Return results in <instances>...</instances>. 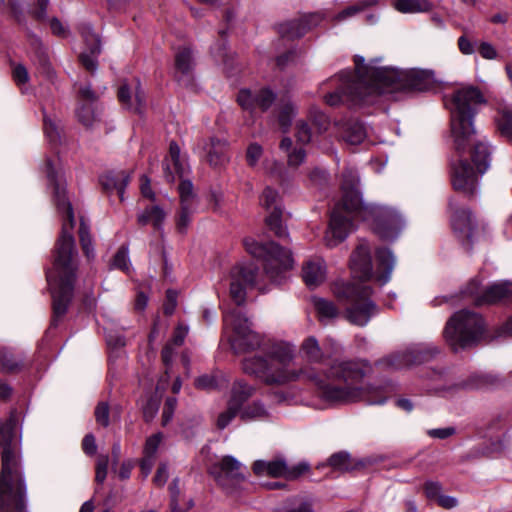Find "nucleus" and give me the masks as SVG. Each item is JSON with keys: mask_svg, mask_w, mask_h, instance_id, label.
Listing matches in <instances>:
<instances>
[{"mask_svg": "<svg viewBox=\"0 0 512 512\" xmlns=\"http://www.w3.org/2000/svg\"><path fill=\"white\" fill-rule=\"evenodd\" d=\"M46 175L53 191L57 210L63 215L61 235L55 245L53 267L47 271V281L53 300L52 325L56 326L72 300L77 263L75 241L72 230L75 225L71 202L66 194V181L55 169L51 160L46 161Z\"/></svg>", "mask_w": 512, "mask_h": 512, "instance_id": "nucleus-1", "label": "nucleus"}, {"mask_svg": "<svg viewBox=\"0 0 512 512\" xmlns=\"http://www.w3.org/2000/svg\"><path fill=\"white\" fill-rule=\"evenodd\" d=\"M356 74L344 83V93L353 102L370 103L376 96L397 90L425 91L434 86L435 77L431 70H397L378 66V60L364 63L362 56L354 57Z\"/></svg>", "mask_w": 512, "mask_h": 512, "instance_id": "nucleus-2", "label": "nucleus"}, {"mask_svg": "<svg viewBox=\"0 0 512 512\" xmlns=\"http://www.w3.org/2000/svg\"><path fill=\"white\" fill-rule=\"evenodd\" d=\"M368 368V363L363 360L340 361L331 365L324 378L311 368L306 372V380L313 383L319 396L330 403H347L363 399L369 405H383L387 401V396L382 390L375 389L374 397L371 395L372 392L365 393L357 386L365 377Z\"/></svg>", "mask_w": 512, "mask_h": 512, "instance_id": "nucleus-3", "label": "nucleus"}, {"mask_svg": "<svg viewBox=\"0 0 512 512\" xmlns=\"http://www.w3.org/2000/svg\"><path fill=\"white\" fill-rule=\"evenodd\" d=\"M17 418L11 414L0 421V442L3 446L0 473V512H26V484L20 453L13 442Z\"/></svg>", "mask_w": 512, "mask_h": 512, "instance_id": "nucleus-4", "label": "nucleus"}, {"mask_svg": "<svg viewBox=\"0 0 512 512\" xmlns=\"http://www.w3.org/2000/svg\"><path fill=\"white\" fill-rule=\"evenodd\" d=\"M295 360L294 345L284 341H269L264 346L263 355H255L242 360V370L266 385H285L306 379L309 369H296L292 366Z\"/></svg>", "mask_w": 512, "mask_h": 512, "instance_id": "nucleus-5", "label": "nucleus"}, {"mask_svg": "<svg viewBox=\"0 0 512 512\" xmlns=\"http://www.w3.org/2000/svg\"><path fill=\"white\" fill-rule=\"evenodd\" d=\"M486 99L479 88L466 86L454 91L450 107V132L456 150L464 149L476 133L474 118Z\"/></svg>", "mask_w": 512, "mask_h": 512, "instance_id": "nucleus-6", "label": "nucleus"}, {"mask_svg": "<svg viewBox=\"0 0 512 512\" xmlns=\"http://www.w3.org/2000/svg\"><path fill=\"white\" fill-rule=\"evenodd\" d=\"M332 292L339 303L347 305L346 319L353 325L364 327L378 312L377 305L370 299L372 288L354 281L337 280Z\"/></svg>", "mask_w": 512, "mask_h": 512, "instance_id": "nucleus-7", "label": "nucleus"}, {"mask_svg": "<svg viewBox=\"0 0 512 512\" xmlns=\"http://www.w3.org/2000/svg\"><path fill=\"white\" fill-rule=\"evenodd\" d=\"M482 317L469 310H460L447 321L443 331L447 344L455 351L476 345L484 335Z\"/></svg>", "mask_w": 512, "mask_h": 512, "instance_id": "nucleus-8", "label": "nucleus"}, {"mask_svg": "<svg viewBox=\"0 0 512 512\" xmlns=\"http://www.w3.org/2000/svg\"><path fill=\"white\" fill-rule=\"evenodd\" d=\"M244 246L253 257L263 260L264 271L274 282H280L282 274L293 267L291 251L273 241L260 243L249 237L244 239Z\"/></svg>", "mask_w": 512, "mask_h": 512, "instance_id": "nucleus-9", "label": "nucleus"}, {"mask_svg": "<svg viewBox=\"0 0 512 512\" xmlns=\"http://www.w3.org/2000/svg\"><path fill=\"white\" fill-rule=\"evenodd\" d=\"M224 335L227 337L232 350L236 353L263 351L264 342L261 335L250 328L248 319L238 311H231L224 316Z\"/></svg>", "mask_w": 512, "mask_h": 512, "instance_id": "nucleus-10", "label": "nucleus"}, {"mask_svg": "<svg viewBox=\"0 0 512 512\" xmlns=\"http://www.w3.org/2000/svg\"><path fill=\"white\" fill-rule=\"evenodd\" d=\"M355 215L361 220H371L374 232L384 240L396 238L404 227L401 214L387 206L366 204Z\"/></svg>", "mask_w": 512, "mask_h": 512, "instance_id": "nucleus-11", "label": "nucleus"}, {"mask_svg": "<svg viewBox=\"0 0 512 512\" xmlns=\"http://www.w3.org/2000/svg\"><path fill=\"white\" fill-rule=\"evenodd\" d=\"M440 349L431 343H421L409 347L402 353L389 355L377 362L378 366L386 369H403L422 364L434 359Z\"/></svg>", "mask_w": 512, "mask_h": 512, "instance_id": "nucleus-12", "label": "nucleus"}, {"mask_svg": "<svg viewBox=\"0 0 512 512\" xmlns=\"http://www.w3.org/2000/svg\"><path fill=\"white\" fill-rule=\"evenodd\" d=\"M210 473L227 493H233L245 480L242 464L233 456L223 457L211 467Z\"/></svg>", "mask_w": 512, "mask_h": 512, "instance_id": "nucleus-13", "label": "nucleus"}, {"mask_svg": "<svg viewBox=\"0 0 512 512\" xmlns=\"http://www.w3.org/2000/svg\"><path fill=\"white\" fill-rule=\"evenodd\" d=\"M354 219H360V217L348 212L343 204L337 203L331 213L329 227L324 237L326 245L335 247L343 242L352 231Z\"/></svg>", "mask_w": 512, "mask_h": 512, "instance_id": "nucleus-14", "label": "nucleus"}, {"mask_svg": "<svg viewBox=\"0 0 512 512\" xmlns=\"http://www.w3.org/2000/svg\"><path fill=\"white\" fill-rule=\"evenodd\" d=\"M257 267L253 264L237 265L230 272L229 294L233 302L240 306L246 301V291L255 284Z\"/></svg>", "mask_w": 512, "mask_h": 512, "instance_id": "nucleus-15", "label": "nucleus"}, {"mask_svg": "<svg viewBox=\"0 0 512 512\" xmlns=\"http://www.w3.org/2000/svg\"><path fill=\"white\" fill-rule=\"evenodd\" d=\"M309 470L307 463H299L289 467L284 459L277 458L270 461L257 460L253 464V471L258 476L284 477L295 480Z\"/></svg>", "mask_w": 512, "mask_h": 512, "instance_id": "nucleus-16", "label": "nucleus"}, {"mask_svg": "<svg viewBox=\"0 0 512 512\" xmlns=\"http://www.w3.org/2000/svg\"><path fill=\"white\" fill-rule=\"evenodd\" d=\"M359 177L354 169L348 168L342 172L341 190L342 199L339 204L350 213L356 214L366 204L363 203L358 191Z\"/></svg>", "mask_w": 512, "mask_h": 512, "instance_id": "nucleus-17", "label": "nucleus"}, {"mask_svg": "<svg viewBox=\"0 0 512 512\" xmlns=\"http://www.w3.org/2000/svg\"><path fill=\"white\" fill-rule=\"evenodd\" d=\"M325 16L321 12L304 14L298 19L285 21L278 25V33L281 37L290 40L304 36L312 28L317 27Z\"/></svg>", "mask_w": 512, "mask_h": 512, "instance_id": "nucleus-18", "label": "nucleus"}, {"mask_svg": "<svg viewBox=\"0 0 512 512\" xmlns=\"http://www.w3.org/2000/svg\"><path fill=\"white\" fill-rule=\"evenodd\" d=\"M451 181L454 190L473 196L478 190V176L466 159L452 165Z\"/></svg>", "mask_w": 512, "mask_h": 512, "instance_id": "nucleus-19", "label": "nucleus"}, {"mask_svg": "<svg viewBox=\"0 0 512 512\" xmlns=\"http://www.w3.org/2000/svg\"><path fill=\"white\" fill-rule=\"evenodd\" d=\"M451 211V225L458 238L467 241L471 248V239L476 228V222L470 210L460 207L453 199L449 201Z\"/></svg>", "mask_w": 512, "mask_h": 512, "instance_id": "nucleus-20", "label": "nucleus"}, {"mask_svg": "<svg viewBox=\"0 0 512 512\" xmlns=\"http://www.w3.org/2000/svg\"><path fill=\"white\" fill-rule=\"evenodd\" d=\"M278 201V192L271 187H266L260 198L262 206L266 210H271L269 215L266 217V224L277 237L283 238L288 236V233L286 227L281 221L282 210L278 205Z\"/></svg>", "mask_w": 512, "mask_h": 512, "instance_id": "nucleus-21", "label": "nucleus"}, {"mask_svg": "<svg viewBox=\"0 0 512 512\" xmlns=\"http://www.w3.org/2000/svg\"><path fill=\"white\" fill-rule=\"evenodd\" d=\"M276 94L269 88H262L255 93L243 89L237 96L238 104L247 111L253 112L259 108L262 112L267 111L275 102Z\"/></svg>", "mask_w": 512, "mask_h": 512, "instance_id": "nucleus-22", "label": "nucleus"}, {"mask_svg": "<svg viewBox=\"0 0 512 512\" xmlns=\"http://www.w3.org/2000/svg\"><path fill=\"white\" fill-rule=\"evenodd\" d=\"M350 268L355 278L361 281L369 280L373 275L370 248L366 242H361L352 252Z\"/></svg>", "mask_w": 512, "mask_h": 512, "instance_id": "nucleus-23", "label": "nucleus"}, {"mask_svg": "<svg viewBox=\"0 0 512 512\" xmlns=\"http://www.w3.org/2000/svg\"><path fill=\"white\" fill-rule=\"evenodd\" d=\"M174 58V78L184 86L191 85L195 65L192 50L189 47H180Z\"/></svg>", "mask_w": 512, "mask_h": 512, "instance_id": "nucleus-24", "label": "nucleus"}, {"mask_svg": "<svg viewBox=\"0 0 512 512\" xmlns=\"http://www.w3.org/2000/svg\"><path fill=\"white\" fill-rule=\"evenodd\" d=\"M118 98L125 108L137 113H142L146 105L145 91L139 80H136L134 87L122 84L118 90Z\"/></svg>", "mask_w": 512, "mask_h": 512, "instance_id": "nucleus-25", "label": "nucleus"}, {"mask_svg": "<svg viewBox=\"0 0 512 512\" xmlns=\"http://www.w3.org/2000/svg\"><path fill=\"white\" fill-rule=\"evenodd\" d=\"M468 148H470L471 160L476 166L478 173L484 174L491 162V150L488 143L484 139H477L475 134L472 137V141L464 149L456 151L461 154Z\"/></svg>", "mask_w": 512, "mask_h": 512, "instance_id": "nucleus-26", "label": "nucleus"}, {"mask_svg": "<svg viewBox=\"0 0 512 512\" xmlns=\"http://www.w3.org/2000/svg\"><path fill=\"white\" fill-rule=\"evenodd\" d=\"M302 278L310 288L321 285L326 279V266L321 258L307 260L302 267Z\"/></svg>", "mask_w": 512, "mask_h": 512, "instance_id": "nucleus-27", "label": "nucleus"}, {"mask_svg": "<svg viewBox=\"0 0 512 512\" xmlns=\"http://www.w3.org/2000/svg\"><path fill=\"white\" fill-rule=\"evenodd\" d=\"M512 296V283L499 282L487 287L484 292L475 298L477 305L494 304Z\"/></svg>", "mask_w": 512, "mask_h": 512, "instance_id": "nucleus-28", "label": "nucleus"}, {"mask_svg": "<svg viewBox=\"0 0 512 512\" xmlns=\"http://www.w3.org/2000/svg\"><path fill=\"white\" fill-rule=\"evenodd\" d=\"M131 180V173L127 171L109 172L101 177V184L105 191H116L120 201H124L125 188Z\"/></svg>", "mask_w": 512, "mask_h": 512, "instance_id": "nucleus-29", "label": "nucleus"}, {"mask_svg": "<svg viewBox=\"0 0 512 512\" xmlns=\"http://www.w3.org/2000/svg\"><path fill=\"white\" fill-rule=\"evenodd\" d=\"M87 31H83L85 41L91 42L89 46L90 54L82 53L80 55V61L82 65L90 72H94L97 69L96 57L101 52L100 40L96 34L91 31L90 27H86Z\"/></svg>", "mask_w": 512, "mask_h": 512, "instance_id": "nucleus-30", "label": "nucleus"}, {"mask_svg": "<svg viewBox=\"0 0 512 512\" xmlns=\"http://www.w3.org/2000/svg\"><path fill=\"white\" fill-rule=\"evenodd\" d=\"M376 258L378 262L376 278L383 285L390 280L396 260L392 252L386 248L378 249L376 251Z\"/></svg>", "mask_w": 512, "mask_h": 512, "instance_id": "nucleus-31", "label": "nucleus"}, {"mask_svg": "<svg viewBox=\"0 0 512 512\" xmlns=\"http://www.w3.org/2000/svg\"><path fill=\"white\" fill-rule=\"evenodd\" d=\"M256 392V388L248 384L244 380H236L231 388V395L228 402L242 408L243 404L248 401Z\"/></svg>", "mask_w": 512, "mask_h": 512, "instance_id": "nucleus-32", "label": "nucleus"}, {"mask_svg": "<svg viewBox=\"0 0 512 512\" xmlns=\"http://www.w3.org/2000/svg\"><path fill=\"white\" fill-rule=\"evenodd\" d=\"M392 7L403 14L426 13L433 9L428 0H393Z\"/></svg>", "mask_w": 512, "mask_h": 512, "instance_id": "nucleus-33", "label": "nucleus"}, {"mask_svg": "<svg viewBox=\"0 0 512 512\" xmlns=\"http://www.w3.org/2000/svg\"><path fill=\"white\" fill-rule=\"evenodd\" d=\"M327 465L334 471L346 473L357 469L359 463H357L347 451H339L328 458Z\"/></svg>", "mask_w": 512, "mask_h": 512, "instance_id": "nucleus-34", "label": "nucleus"}, {"mask_svg": "<svg viewBox=\"0 0 512 512\" xmlns=\"http://www.w3.org/2000/svg\"><path fill=\"white\" fill-rule=\"evenodd\" d=\"M300 353L302 357L309 363H322L325 354L314 336L306 338L301 346Z\"/></svg>", "mask_w": 512, "mask_h": 512, "instance_id": "nucleus-35", "label": "nucleus"}, {"mask_svg": "<svg viewBox=\"0 0 512 512\" xmlns=\"http://www.w3.org/2000/svg\"><path fill=\"white\" fill-rule=\"evenodd\" d=\"M166 218L165 211L158 205L147 207L137 216V222L141 226L152 223L156 230H161Z\"/></svg>", "mask_w": 512, "mask_h": 512, "instance_id": "nucleus-36", "label": "nucleus"}, {"mask_svg": "<svg viewBox=\"0 0 512 512\" xmlns=\"http://www.w3.org/2000/svg\"><path fill=\"white\" fill-rule=\"evenodd\" d=\"M269 416V411L259 400L253 401L240 409V418L244 422L264 421L267 420Z\"/></svg>", "mask_w": 512, "mask_h": 512, "instance_id": "nucleus-37", "label": "nucleus"}, {"mask_svg": "<svg viewBox=\"0 0 512 512\" xmlns=\"http://www.w3.org/2000/svg\"><path fill=\"white\" fill-rule=\"evenodd\" d=\"M226 149L227 143L225 141L211 138L210 146L207 151V160L210 165L218 167L225 164L228 161Z\"/></svg>", "mask_w": 512, "mask_h": 512, "instance_id": "nucleus-38", "label": "nucleus"}, {"mask_svg": "<svg viewBox=\"0 0 512 512\" xmlns=\"http://www.w3.org/2000/svg\"><path fill=\"white\" fill-rule=\"evenodd\" d=\"M280 149L287 154V162L291 167H298L301 165L306 157V151L300 148H293L292 139L284 137L280 142Z\"/></svg>", "mask_w": 512, "mask_h": 512, "instance_id": "nucleus-39", "label": "nucleus"}, {"mask_svg": "<svg viewBox=\"0 0 512 512\" xmlns=\"http://www.w3.org/2000/svg\"><path fill=\"white\" fill-rule=\"evenodd\" d=\"M342 138L351 145H358L366 138V129L362 123L350 121L345 125Z\"/></svg>", "mask_w": 512, "mask_h": 512, "instance_id": "nucleus-40", "label": "nucleus"}, {"mask_svg": "<svg viewBox=\"0 0 512 512\" xmlns=\"http://www.w3.org/2000/svg\"><path fill=\"white\" fill-rule=\"evenodd\" d=\"M0 366L3 372H18L23 367V358L8 349L0 350Z\"/></svg>", "mask_w": 512, "mask_h": 512, "instance_id": "nucleus-41", "label": "nucleus"}, {"mask_svg": "<svg viewBox=\"0 0 512 512\" xmlns=\"http://www.w3.org/2000/svg\"><path fill=\"white\" fill-rule=\"evenodd\" d=\"M496 124L502 136L512 142V107L502 106L498 110Z\"/></svg>", "mask_w": 512, "mask_h": 512, "instance_id": "nucleus-42", "label": "nucleus"}, {"mask_svg": "<svg viewBox=\"0 0 512 512\" xmlns=\"http://www.w3.org/2000/svg\"><path fill=\"white\" fill-rule=\"evenodd\" d=\"M376 0H360L357 3L343 9L337 15L334 16V21L342 22L351 17L356 16L370 6L376 5Z\"/></svg>", "mask_w": 512, "mask_h": 512, "instance_id": "nucleus-43", "label": "nucleus"}, {"mask_svg": "<svg viewBox=\"0 0 512 512\" xmlns=\"http://www.w3.org/2000/svg\"><path fill=\"white\" fill-rule=\"evenodd\" d=\"M313 303L321 320L333 319L336 318L339 314L337 307L332 301L323 298H315Z\"/></svg>", "mask_w": 512, "mask_h": 512, "instance_id": "nucleus-44", "label": "nucleus"}, {"mask_svg": "<svg viewBox=\"0 0 512 512\" xmlns=\"http://www.w3.org/2000/svg\"><path fill=\"white\" fill-rule=\"evenodd\" d=\"M499 382L500 381L497 377L491 375L474 376L471 377L469 381L463 383L461 386L467 389H483L495 386Z\"/></svg>", "mask_w": 512, "mask_h": 512, "instance_id": "nucleus-45", "label": "nucleus"}, {"mask_svg": "<svg viewBox=\"0 0 512 512\" xmlns=\"http://www.w3.org/2000/svg\"><path fill=\"white\" fill-rule=\"evenodd\" d=\"M238 414L240 415V408L230 402H227L226 409L217 417L216 427L220 430L225 429Z\"/></svg>", "mask_w": 512, "mask_h": 512, "instance_id": "nucleus-46", "label": "nucleus"}, {"mask_svg": "<svg viewBox=\"0 0 512 512\" xmlns=\"http://www.w3.org/2000/svg\"><path fill=\"white\" fill-rule=\"evenodd\" d=\"M297 108L291 102L283 103L279 112V123L284 130H287L296 116Z\"/></svg>", "mask_w": 512, "mask_h": 512, "instance_id": "nucleus-47", "label": "nucleus"}, {"mask_svg": "<svg viewBox=\"0 0 512 512\" xmlns=\"http://www.w3.org/2000/svg\"><path fill=\"white\" fill-rule=\"evenodd\" d=\"M79 238L82 246V250L88 258L94 256V250L92 247V239L89 234V227L81 219L79 227Z\"/></svg>", "mask_w": 512, "mask_h": 512, "instance_id": "nucleus-48", "label": "nucleus"}, {"mask_svg": "<svg viewBox=\"0 0 512 512\" xmlns=\"http://www.w3.org/2000/svg\"><path fill=\"white\" fill-rule=\"evenodd\" d=\"M194 212V205L181 204L180 212L177 218L176 226L180 233H185L190 222L191 216Z\"/></svg>", "mask_w": 512, "mask_h": 512, "instance_id": "nucleus-49", "label": "nucleus"}, {"mask_svg": "<svg viewBox=\"0 0 512 512\" xmlns=\"http://www.w3.org/2000/svg\"><path fill=\"white\" fill-rule=\"evenodd\" d=\"M44 131L51 143H57L60 140V129L55 119H52L44 113Z\"/></svg>", "mask_w": 512, "mask_h": 512, "instance_id": "nucleus-50", "label": "nucleus"}, {"mask_svg": "<svg viewBox=\"0 0 512 512\" xmlns=\"http://www.w3.org/2000/svg\"><path fill=\"white\" fill-rule=\"evenodd\" d=\"M180 204L194 205L193 184L190 180L183 179L178 186Z\"/></svg>", "mask_w": 512, "mask_h": 512, "instance_id": "nucleus-51", "label": "nucleus"}, {"mask_svg": "<svg viewBox=\"0 0 512 512\" xmlns=\"http://www.w3.org/2000/svg\"><path fill=\"white\" fill-rule=\"evenodd\" d=\"M179 479L175 478L172 480L169 490L171 495V510L172 512H186L191 506L192 502L189 503L188 507L182 508L179 505V497H180V489H179Z\"/></svg>", "mask_w": 512, "mask_h": 512, "instance_id": "nucleus-52", "label": "nucleus"}, {"mask_svg": "<svg viewBox=\"0 0 512 512\" xmlns=\"http://www.w3.org/2000/svg\"><path fill=\"white\" fill-rule=\"evenodd\" d=\"M76 114L78 120L86 127L92 126L97 119V116L90 104L79 107Z\"/></svg>", "mask_w": 512, "mask_h": 512, "instance_id": "nucleus-53", "label": "nucleus"}, {"mask_svg": "<svg viewBox=\"0 0 512 512\" xmlns=\"http://www.w3.org/2000/svg\"><path fill=\"white\" fill-rule=\"evenodd\" d=\"M95 419L98 424H100L103 427H107L110 423L109 421V415H110V408L109 404L107 402H99L95 408L94 411Z\"/></svg>", "mask_w": 512, "mask_h": 512, "instance_id": "nucleus-54", "label": "nucleus"}, {"mask_svg": "<svg viewBox=\"0 0 512 512\" xmlns=\"http://www.w3.org/2000/svg\"><path fill=\"white\" fill-rule=\"evenodd\" d=\"M295 137L297 139V142L302 145L308 144L311 141L312 132L309 125L306 122H297Z\"/></svg>", "mask_w": 512, "mask_h": 512, "instance_id": "nucleus-55", "label": "nucleus"}, {"mask_svg": "<svg viewBox=\"0 0 512 512\" xmlns=\"http://www.w3.org/2000/svg\"><path fill=\"white\" fill-rule=\"evenodd\" d=\"M108 464H109V456L101 454L97 458L96 462V475L95 480L98 483H103L107 476V470H108Z\"/></svg>", "mask_w": 512, "mask_h": 512, "instance_id": "nucleus-56", "label": "nucleus"}, {"mask_svg": "<svg viewBox=\"0 0 512 512\" xmlns=\"http://www.w3.org/2000/svg\"><path fill=\"white\" fill-rule=\"evenodd\" d=\"M162 438V433H156L148 437L144 446V455L154 458Z\"/></svg>", "mask_w": 512, "mask_h": 512, "instance_id": "nucleus-57", "label": "nucleus"}, {"mask_svg": "<svg viewBox=\"0 0 512 512\" xmlns=\"http://www.w3.org/2000/svg\"><path fill=\"white\" fill-rule=\"evenodd\" d=\"M113 266L123 271H127L129 269V256L127 247L122 246L117 251L113 259Z\"/></svg>", "mask_w": 512, "mask_h": 512, "instance_id": "nucleus-58", "label": "nucleus"}, {"mask_svg": "<svg viewBox=\"0 0 512 512\" xmlns=\"http://www.w3.org/2000/svg\"><path fill=\"white\" fill-rule=\"evenodd\" d=\"M177 406V399L175 397H168L165 401L162 412V425L166 426L173 418Z\"/></svg>", "mask_w": 512, "mask_h": 512, "instance_id": "nucleus-59", "label": "nucleus"}, {"mask_svg": "<svg viewBox=\"0 0 512 512\" xmlns=\"http://www.w3.org/2000/svg\"><path fill=\"white\" fill-rule=\"evenodd\" d=\"M159 409V401L156 398L150 397L143 407V417L146 422L154 419Z\"/></svg>", "mask_w": 512, "mask_h": 512, "instance_id": "nucleus-60", "label": "nucleus"}, {"mask_svg": "<svg viewBox=\"0 0 512 512\" xmlns=\"http://www.w3.org/2000/svg\"><path fill=\"white\" fill-rule=\"evenodd\" d=\"M177 292L172 289L166 291V300L163 305V310L166 315H172L177 307Z\"/></svg>", "mask_w": 512, "mask_h": 512, "instance_id": "nucleus-61", "label": "nucleus"}, {"mask_svg": "<svg viewBox=\"0 0 512 512\" xmlns=\"http://www.w3.org/2000/svg\"><path fill=\"white\" fill-rule=\"evenodd\" d=\"M263 150L257 143L249 145L246 153L247 162L250 166H255L262 156Z\"/></svg>", "mask_w": 512, "mask_h": 512, "instance_id": "nucleus-62", "label": "nucleus"}, {"mask_svg": "<svg viewBox=\"0 0 512 512\" xmlns=\"http://www.w3.org/2000/svg\"><path fill=\"white\" fill-rule=\"evenodd\" d=\"M424 491L427 498L437 500L441 495L442 486L436 481H427L424 485Z\"/></svg>", "mask_w": 512, "mask_h": 512, "instance_id": "nucleus-63", "label": "nucleus"}, {"mask_svg": "<svg viewBox=\"0 0 512 512\" xmlns=\"http://www.w3.org/2000/svg\"><path fill=\"white\" fill-rule=\"evenodd\" d=\"M478 52L482 58L487 60H494L498 57L497 50L489 42H481L478 47Z\"/></svg>", "mask_w": 512, "mask_h": 512, "instance_id": "nucleus-64", "label": "nucleus"}]
</instances>
